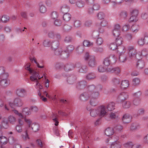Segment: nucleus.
Returning <instances> with one entry per match:
<instances>
[{"mask_svg": "<svg viewBox=\"0 0 148 148\" xmlns=\"http://www.w3.org/2000/svg\"><path fill=\"white\" fill-rule=\"evenodd\" d=\"M30 63H27L25 66V69L28 71L29 73L32 75L30 77V79L32 81L35 82H36V87L38 88L41 85L38 82V79H40L43 76H42L40 77L38 72H36L34 70L30 68Z\"/></svg>", "mask_w": 148, "mask_h": 148, "instance_id": "nucleus-1", "label": "nucleus"}, {"mask_svg": "<svg viewBox=\"0 0 148 148\" xmlns=\"http://www.w3.org/2000/svg\"><path fill=\"white\" fill-rule=\"evenodd\" d=\"M105 109L106 108L104 106H101L96 109L91 110L90 114L91 116L94 117H96L98 114L100 116H103L106 113Z\"/></svg>", "mask_w": 148, "mask_h": 148, "instance_id": "nucleus-2", "label": "nucleus"}, {"mask_svg": "<svg viewBox=\"0 0 148 148\" xmlns=\"http://www.w3.org/2000/svg\"><path fill=\"white\" fill-rule=\"evenodd\" d=\"M85 60L88 62L89 66L94 67L96 65L95 57L94 56L90 55L88 52H86L84 56Z\"/></svg>", "mask_w": 148, "mask_h": 148, "instance_id": "nucleus-3", "label": "nucleus"}, {"mask_svg": "<svg viewBox=\"0 0 148 148\" xmlns=\"http://www.w3.org/2000/svg\"><path fill=\"white\" fill-rule=\"evenodd\" d=\"M87 85V82L84 80L80 81L76 84V88L78 90H82L86 87Z\"/></svg>", "mask_w": 148, "mask_h": 148, "instance_id": "nucleus-4", "label": "nucleus"}, {"mask_svg": "<svg viewBox=\"0 0 148 148\" xmlns=\"http://www.w3.org/2000/svg\"><path fill=\"white\" fill-rule=\"evenodd\" d=\"M25 121L28 124V125L29 127L31 126L32 130L35 132H37L39 129V125L36 123H34L32 124L31 125L32 121L30 119H25Z\"/></svg>", "mask_w": 148, "mask_h": 148, "instance_id": "nucleus-5", "label": "nucleus"}, {"mask_svg": "<svg viewBox=\"0 0 148 148\" xmlns=\"http://www.w3.org/2000/svg\"><path fill=\"white\" fill-rule=\"evenodd\" d=\"M102 88V86L100 85H98L96 86L93 84L87 86V92L90 94L95 90H98L99 88V90H101Z\"/></svg>", "mask_w": 148, "mask_h": 148, "instance_id": "nucleus-6", "label": "nucleus"}, {"mask_svg": "<svg viewBox=\"0 0 148 148\" xmlns=\"http://www.w3.org/2000/svg\"><path fill=\"white\" fill-rule=\"evenodd\" d=\"M129 56L131 58H136V59H138L137 58V56L139 55V54H137L136 50L132 47H130L129 48Z\"/></svg>", "mask_w": 148, "mask_h": 148, "instance_id": "nucleus-7", "label": "nucleus"}, {"mask_svg": "<svg viewBox=\"0 0 148 148\" xmlns=\"http://www.w3.org/2000/svg\"><path fill=\"white\" fill-rule=\"evenodd\" d=\"M90 97V94L88 92H83L80 96L79 99L84 102L88 100Z\"/></svg>", "mask_w": 148, "mask_h": 148, "instance_id": "nucleus-8", "label": "nucleus"}, {"mask_svg": "<svg viewBox=\"0 0 148 148\" xmlns=\"http://www.w3.org/2000/svg\"><path fill=\"white\" fill-rule=\"evenodd\" d=\"M110 48L112 50H114L117 49L118 52L120 51L121 50H123V51H124V52L125 51V50H124L125 47L123 46L119 47L116 44L114 43L110 44Z\"/></svg>", "mask_w": 148, "mask_h": 148, "instance_id": "nucleus-9", "label": "nucleus"}, {"mask_svg": "<svg viewBox=\"0 0 148 148\" xmlns=\"http://www.w3.org/2000/svg\"><path fill=\"white\" fill-rule=\"evenodd\" d=\"M128 97V95L127 92H122L118 96L117 99L118 101L121 102L125 100Z\"/></svg>", "mask_w": 148, "mask_h": 148, "instance_id": "nucleus-10", "label": "nucleus"}, {"mask_svg": "<svg viewBox=\"0 0 148 148\" xmlns=\"http://www.w3.org/2000/svg\"><path fill=\"white\" fill-rule=\"evenodd\" d=\"M111 57L114 58V60L116 59V57L114 55H112L108 57L105 58L104 59L103 62V64L104 65L106 66H108L110 65L111 63V61L110 59Z\"/></svg>", "mask_w": 148, "mask_h": 148, "instance_id": "nucleus-11", "label": "nucleus"}, {"mask_svg": "<svg viewBox=\"0 0 148 148\" xmlns=\"http://www.w3.org/2000/svg\"><path fill=\"white\" fill-rule=\"evenodd\" d=\"M76 76L74 75H69L67 78V82L70 84H72L74 83L77 79Z\"/></svg>", "mask_w": 148, "mask_h": 148, "instance_id": "nucleus-12", "label": "nucleus"}, {"mask_svg": "<svg viewBox=\"0 0 148 148\" xmlns=\"http://www.w3.org/2000/svg\"><path fill=\"white\" fill-rule=\"evenodd\" d=\"M120 27L119 25H116L114 26V29L112 32L114 36L118 37L119 36Z\"/></svg>", "mask_w": 148, "mask_h": 148, "instance_id": "nucleus-13", "label": "nucleus"}, {"mask_svg": "<svg viewBox=\"0 0 148 148\" xmlns=\"http://www.w3.org/2000/svg\"><path fill=\"white\" fill-rule=\"evenodd\" d=\"M1 125L2 127V129L3 128L5 129H7L9 127V125L7 119L6 118H3L1 123Z\"/></svg>", "mask_w": 148, "mask_h": 148, "instance_id": "nucleus-14", "label": "nucleus"}, {"mask_svg": "<svg viewBox=\"0 0 148 148\" xmlns=\"http://www.w3.org/2000/svg\"><path fill=\"white\" fill-rule=\"evenodd\" d=\"M120 69L119 67H115L112 68L110 67L107 68V71L114 73L116 74H119L120 72Z\"/></svg>", "mask_w": 148, "mask_h": 148, "instance_id": "nucleus-15", "label": "nucleus"}, {"mask_svg": "<svg viewBox=\"0 0 148 148\" xmlns=\"http://www.w3.org/2000/svg\"><path fill=\"white\" fill-rule=\"evenodd\" d=\"M73 66V63L66 64L64 66V70L66 72L72 71L74 69Z\"/></svg>", "mask_w": 148, "mask_h": 148, "instance_id": "nucleus-16", "label": "nucleus"}, {"mask_svg": "<svg viewBox=\"0 0 148 148\" xmlns=\"http://www.w3.org/2000/svg\"><path fill=\"white\" fill-rule=\"evenodd\" d=\"M59 45V42L58 40H55L51 41V47L53 49L55 50L57 49Z\"/></svg>", "mask_w": 148, "mask_h": 148, "instance_id": "nucleus-17", "label": "nucleus"}, {"mask_svg": "<svg viewBox=\"0 0 148 148\" xmlns=\"http://www.w3.org/2000/svg\"><path fill=\"white\" fill-rule=\"evenodd\" d=\"M122 50H121V51L119 52L120 54L119 56V60L121 62H124L126 60V55L121 51Z\"/></svg>", "mask_w": 148, "mask_h": 148, "instance_id": "nucleus-18", "label": "nucleus"}, {"mask_svg": "<svg viewBox=\"0 0 148 148\" xmlns=\"http://www.w3.org/2000/svg\"><path fill=\"white\" fill-rule=\"evenodd\" d=\"M130 116L128 114H125L122 118V121L125 123H128L130 122Z\"/></svg>", "mask_w": 148, "mask_h": 148, "instance_id": "nucleus-19", "label": "nucleus"}, {"mask_svg": "<svg viewBox=\"0 0 148 148\" xmlns=\"http://www.w3.org/2000/svg\"><path fill=\"white\" fill-rule=\"evenodd\" d=\"M10 84L8 79H1L0 81V85L3 87L8 86Z\"/></svg>", "mask_w": 148, "mask_h": 148, "instance_id": "nucleus-20", "label": "nucleus"}, {"mask_svg": "<svg viewBox=\"0 0 148 148\" xmlns=\"http://www.w3.org/2000/svg\"><path fill=\"white\" fill-rule=\"evenodd\" d=\"M114 132V129L110 127L107 128L105 131V134L108 136L112 135Z\"/></svg>", "mask_w": 148, "mask_h": 148, "instance_id": "nucleus-21", "label": "nucleus"}, {"mask_svg": "<svg viewBox=\"0 0 148 148\" xmlns=\"http://www.w3.org/2000/svg\"><path fill=\"white\" fill-rule=\"evenodd\" d=\"M145 66L144 61L142 60H140L137 62L136 64V67L138 69H143Z\"/></svg>", "mask_w": 148, "mask_h": 148, "instance_id": "nucleus-22", "label": "nucleus"}, {"mask_svg": "<svg viewBox=\"0 0 148 148\" xmlns=\"http://www.w3.org/2000/svg\"><path fill=\"white\" fill-rule=\"evenodd\" d=\"M26 93V91L24 89L21 88L18 89L16 91L17 95L21 97H24Z\"/></svg>", "mask_w": 148, "mask_h": 148, "instance_id": "nucleus-23", "label": "nucleus"}, {"mask_svg": "<svg viewBox=\"0 0 148 148\" xmlns=\"http://www.w3.org/2000/svg\"><path fill=\"white\" fill-rule=\"evenodd\" d=\"M14 103L15 106L20 107L23 105V102L20 99L17 98L14 99Z\"/></svg>", "mask_w": 148, "mask_h": 148, "instance_id": "nucleus-24", "label": "nucleus"}, {"mask_svg": "<svg viewBox=\"0 0 148 148\" xmlns=\"http://www.w3.org/2000/svg\"><path fill=\"white\" fill-rule=\"evenodd\" d=\"M100 96L98 91H94L90 94V97L93 99H97Z\"/></svg>", "mask_w": 148, "mask_h": 148, "instance_id": "nucleus-25", "label": "nucleus"}, {"mask_svg": "<svg viewBox=\"0 0 148 148\" xmlns=\"http://www.w3.org/2000/svg\"><path fill=\"white\" fill-rule=\"evenodd\" d=\"M39 10L41 13H44L47 11V8L42 3H39Z\"/></svg>", "mask_w": 148, "mask_h": 148, "instance_id": "nucleus-26", "label": "nucleus"}, {"mask_svg": "<svg viewBox=\"0 0 148 148\" xmlns=\"http://www.w3.org/2000/svg\"><path fill=\"white\" fill-rule=\"evenodd\" d=\"M96 77L95 73H88L86 76V79L88 80H91L94 79Z\"/></svg>", "mask_w": 148, "mask_h": 148, "instance_id": "nucleus-27", "label": "nucleus"}, {"mask_svg": "<svg viewBox=\"0 0 148 148\" xmlns=\"http://www.w3.org/2000/svg\"><path fill=\"white\" fill-rule=\"evenodd\" d=\"M51 41L49 39H45L43 42V45L45 47H51Z\"/></svg>", "mask_w": 148, "mask_h": 148, "instance_id": "nucleus-28", "label": "nucleus"}, {"mask_svg": "<svg viewBox=\"0 0 148 148\" xmlns=\"http://www.w3.org/2000/svg\"><path fill=\"white\" fill-rule=\"evenodd\" d=\"M121 145L120 143L118 141H115L113 142L111 145V148H120Z\"/></svg>", "mask_w": 148, "mask_h": 148, "instance_id": "nucleus-29", "label": "nucleus"}, {"mask_svg": "<svg viewBox=\"0 0 148 148\" xmlns=\"http://www.w3.org/2000/svg\"><path fill=\"white\" fill-rule=\"evenodd\" d=\"M122 106L124 108H128L131 106V102L129 101H124L122 103Z\"/></svg>", "mask_w": 148, "mask_h": 148, "instance_id": "nucleus-30", "label": "nucleus"}, {"mask_svg": "<svg viewBox=\"0 0 148 148\" xmlns=\"http://www.w3.org/2000/svg\"><path fill=\"white\" fill-rule=\"evenodd\" d=\"M18 140L15 138L14 137L12 136H9L8 139V142L11 145H13L15 143L17 142Z\"/></svg>", "mask_w": 148, "mask_h": 148, "instance_id": "nucleus-31", "label": "nucleus"}, {"mask_svg": "<svg viewBox=\"0 0 148 148\" xmlns=\"http://www.w3.org/2000/svg\"><path fill=\"white\" fill-rule=\"evenodd\" d=\"M115 41L116 44L118 46H121L120 45L123 42V39L121 37L119 36L116 38Z\"/></svg>", "mask_w": 148, "mask_h": 148, "instance_id": "nucleus-32", "label": "nucleus"}, {"mask_svg": "<svg viewBox=\"0 0 148 148\" xmlns=\"http://www.w3.org/2000/svg\"><path fill=\"white\" fill-rule=\"evenodd\" d=\"M115 103L113 102H112L109 103L106 107V108L108 110L112 111L115 109Z\"/></svg>", "mask_w": 148, "mask_h": 148, "instance_id": "nucleus-33", "label": "nucleus"}, {"mask_svg": "<svg viewBox=\"0 0 148 148\" xmlns=\"http://www.w3.org/2000/svg\"><path fill=\"white\" fill-rule=\"evenodd\" d=\"M8 142V139L7 138L4 136L0 137V144L3 145L6 144Z\"/></svg>", "mask_w": 148, "mask_h": 148, "instance_id": "nucleus-34", "label": "nucleus"}, {"mask_svg": "<svg viewBox=\"0 0 148 148\" xmlns=\"http://www.w3.org/2000/svg\"><path fill=\"white\" fill-rule=\"evenodd\" d=\"M129 85L128 80H125L122 81L121 84V87L122 88L125 89Z\"/></svg>", "mask_w": 148, "mask_h": 148, "instance_id": "nucleus-35", "label": "nucleus"}, {"mask_svg": "<svg viewBox=\"0 0 148 148\" xmlns=\"http://www.w3.org/2000/svg\"><path fill=\"white\" fill-rule=\"evenodd\" d=\"M88 68L86 66L82 65L80 68L78 70V71L80 73H84L86 72Z\"/></svg>", "mask_w": 148, "mask_h": 148, "instance_id": "nucleus-36", "label": "nucleus"}, {"mask_svg": "<svg viewBox=\"0 0 148 148\" xmlns=\"http://www.w3.org/2000/svg\"><path fill=\"white\" fill-rule=\"evenodd\" d=\"M55 51L54 52L55 54L57 56H60L63 55L64 56L65 54V52H63L61 49H57L54 50Z\"/></svg>", "mask_w": 148, "mask_h": 148, "instance_id": "nucleus-37", "label": "nucleus"}, {"mask_svg": "<svg viewBox=\"0 0 148 148\" xmlns=\"http://www.w3.org/2000/svg\"><path fill=\"white\" fill-rule=\"evenodd\" d=\"M72 28V27L68 24L65 25L63 27V29L64 32H68L70 31Z\"/></svg>", "mask_w": 148, "mask_h": 148, "instance_id": "nucleus-38", "label": "nucleus"}, {"mask_svg": "<svg viewBox=\"0 0 148 148\" xmlns=\"http://www.w3.org/2000/svg\"><path fill=\"white\" fill-rule=\"evenodd\" d=\"M71 17V15L68 13H65L63 16V19L66 21L70 20Z\"/></svg>", "mask_w": 148, "mask_h": 148, "instance_id": "nucleus-39", "label": "nucleus"}, {"mask_svg": "<svg viewBox=\"0 0 148 148\" xmlns=\"http://www.w3.org/2000/svg\"><path fill=\"white\" fill-rule=\"evenodd\" d=\"M69 9V7L65 5H64L61 8V11L63 13H67L68 12Z\"/></svg>", "mask_w": 148, "mask_h": 148, "instance_id": "nucleus-40", "label": "nucleus"}, {"mask_svg": "<svg viewBox=\"0 0 148 148\" xmlns=\"http://www.w3.org/2000/svg\"><path fill=\"white\" fill-rule=\"evenodd\" d=\"M23 113L25 115H28L31 114L30 109L27 108H25L23 109L22 111Z\"/></svg>", "mask_w": 148, "mask_h": 148, "instance_id": "nucleus-41", "label": "nucleus"}, {"mask_svg": "<svg viewBox=\"0 0 148 148\" xmlns=\"http://www.w3.org/2000/svg\"><path fill=\"white\" fill-rule=\"evenodd\" d=\"M74 49V47L73 45H69L66 48V50L64 51L65 54L66 52H67L68 53L71 52Z\"/></svg>", "mask_w": 148, "mask_h": 148, "instance_id": "nucleus-42", "label": "nucleus"}, {"mask_svg": "<svg viewBox=\"0 0 148 148\" xmlns=\"http://www.w3.org/2000/svg\"><path fill=\"white\" fill-rule=\"evenodd\" d=\"M10 19V18L8 16L4 15L2 16L1 21L3 23H6L9 21Z\"/></svg>", "mask_w": 148, "mask_h": 148, "instance_id": "nucleus-43", "label": "nucleus"}, {"mask_svg": "<svg viewBox=\"0 0 148 148\" xmlns=\"http://www.w3.org/2000/svg\"><path fill=\"white\" fill-rule=\"evenodd\" d=\"M73 25L74 27H78L81 26V23L79 20H75L73 21Z\"/></svg>", "mask_w": 148, "mask_h": 148, "instance_id": "nucleus-44", "label": "nucleus"}, {"mask_svg": "<svg viewBox=\"0 0 148 148\" xmlns=\"http://www.w3.org/2000/svg\"><path fill=\"white\" fill-rule=\"evenodd\" d=\"M123 129V126L120 125H116L114 128V130L115 131V132H121Z\"/></svg>", "mask_w": 148, "mask_h": 148, "instance_id": "nucleus-45", "label": "nucleus"}, {"mask_svg": "<svg viewBox=\"0 0 148 148\" xmlns=\"http://www.w3.org/2000/svg\"><path fill=\"white\" fill-rule=\"evenodd\" d=\"M140 127V125H139L136 123H132L130 127V129L131 130H136Z\"/></svg>", "mask_w": 148, "mask_h": 148, "instance_id": "nucleus-46", "label": "nucleus"}, {"mask_svg": "<svg viewBox=\"0 0 148 148\" xmlns=\"http://www.w3.org/2000/svg\"><path fill=\"white\" fill-rule=\"evenodd\" d=\"M83 45L85 47H90L93 45L92 42H90L88 40H84L83 43Z\"/></svg>", "mask_w": 148, "mask_h": 148, "instance_id": "nucleus-47", "label": "nucleus"}, {"mask_svg": "<svg viewBox=\"0 0 148 148\" xmlns=\"http://www.w3.org/2000/svg\"><path fill=\"white\" fill-rule=\"evenodd\" d=\"M93 50L98 53H101L103 51V49L101 47H94L93 48Z\"/></svg>", "mask_w": 148, "mask_h": 148, "instance_id": "nucleus-48", "label": "nucleus"}, {"mask_svg": "<svg viewBox=\"0 0 148 148\" xmlns=\"http://www.w3.org/2000/svg\"><path fill=\"white\" fill-rule=\"evenodd\" d=\"M112 81L113 84L116 86H117L120 83L119 79L116 77L113 78Z\"/></svg>", "mask_w": 148, "mask_h": 148, "instance_id": "nucleus-49", "label": "nucleus"}, {"mask_svg": "<svg viewBox=\"0 0 148 148\" xmlns=\"http://www.w3.org/2000/svg\"><path fill=\"white\" fill-rule=\"evenodd\" d=\"M63 66V64L60 62H57L55 66V68L57 70L61 69Z\"/></svg>", "mask_w": 148, "mask_h": 148, "instance_id": "nucleus-50", "label": "nucleus"}, {"mask_svg": "<svg viewBox=\"0 0 148 148\" xmlns=\"http://www.w3.org/2000/svg\"><path fill=\"white\" fill-rule=\"evenodd\" d=\"M76 5L79 8H82L85 5L84 2L82 1H79L76 2Z\"/></svg>", "mask_w": 148, "mask_h": 148, "instance_id": "nucleus-51", "label": "nucleus"}, {"mask_svg": "<svg viewBox=\"0 0 148 148\" xmlns=\"http://www.w3.org/2000/svg\"><path fill=\"white\" fill-rule=\"evenodd\" d=\"M8 120L10 123L13 124L16 122V119L12 116H10L8 117Z\"/></svg>", "mask_w": 148, "mask_h": 148, "instance_id": "nucleus-52", "label": "nucleus"}, {"mask_svg": "<svg viewBox=\"0 0 148 148\" xmlns=\"http://www.w3.org/2000/svg\"><path fill=\"white\" fill-rule=\"evenodd\" d=\"M98 70L99 72L102 73L106 71H107V69H106L103 66L101 65L98 67Z\"/></svg>", "mask_w": 148, "mask_h": 148, "instance_id": "nucleus-53", "label": "nucleus"}, {"mask_svg": "<svg viewBox=\"0 0 148 148\" xmlns=\"http://www.w3.org/2000/svg\"><path fill=\"white\" fill-rule=\"evenodd\" d=\"M36 143L38 146L41 148H45V144L42 143L41 140L37 139L36 140Z\"/></svg>", "mask_w": 148, "mask_h": 148, "instance_id": "nucleus-54", "label": "nucleus"}, {"mask_svg": "<svg viewBox=\"0 0 148 148\" xmlns=\"http://www.w3.org/2000/svg\"><path fill=\"white\" fill-rule=\"evenodd\" d=\"M8 74L5 72L3 73L0 75V79H8Z\"/></svg>", "mask_w": 148, "mask_h": 148, "instance_id": "nucleus-55", "label": "nucleus"}, {"mask_svg": "<svg viewBox=\"0 0 148 148\" xmlns=\"http://www.w3.org/2000/svg\"><path fill=\"white\" fill-rule=\"evenodd\" d=\"M127 13L125 11L122 12L120 14V16L121 18L125 19L127 16Z\"/></svg>", "mask_w": 148, "mask_h": 148, "instance_id": "nucleus-56", "label": "nucleus"}, {"mask_svg": "<svg viewBox=\"0 0 148 148\" xmlns=\"http://www.w3.org/2000/svg\"><path fill=\"white\" fill-rule=\"evenodd\" d=\"M133 103L134 105L136 106H138L140 103V99L139 98H135L134 99Z\"/></svg>", "mask_w": 148, "mask_h": 148, "instance_id": "nucleus-57", "label": "nucleus"}, {"mask_svg": "<svg viewBox=\"0 0 148 148\" xmlns=\"http://www.w3.org/2000/svg\"><path fill=\"white\" fill-rule=\"evenodd\" d=\"M98 18L100 20L104 18L105 17L104 14L102 12H99L97 15Z\"/></svg>", "mask_w": 148, "mask_h": 148, "instance_id": "nucleus-58", "label": "nucleus"}, {"mask_svg": "<svg viewBox=\"0 0 148 148\" xmlns=\"http://www.w3.org/2000/svg\"><path fill=\"white\" fill-rule=\"evenodd\" d=\"M140 82V80L137 78H135L133 80L132 84L133 85L136 86L139 84Z\"/></svg>", "mask_w": 148, "mask_h": 148, "instance_id": "nucleus-59", "label": "nucleus"}, {"mask_svg": "<svg viewBox=\"0 0 148 148\" xmlns=\"http://www.w3.org/2000/svg\"><path fill=\"white\" fill-rule=\"evenodd\" d=\"M118 117L117 114L116 112H111L110 114V118L112 119H115Z\"/></svg>", "mask_w": 148, "mask_h": 148, "instance_id": "nucleus-60", "label": "nucleus"}, {"mask_svg": "<svg viewBox=\"0 0 148 148\" xmlns=\"http://www.w3.org/2000/svg\"><path fill=\"white\" fill-rule=\"evenodd\" d=\"M73 69L75 68H77L78 69L80 68L82 66V64L81 63L79 62H77L75 64H73Z\"/></svg>", "mask_w": 148, "mask_h": 148, "instance_id": "nucleus-61", "label": "nucleus"}, {"mask_svg": "<svg viewBox=\"0 0 148 148\" xmlns=\"http://www.w3.org/2000/svg\"><path fill=\"white\" fill-rule=\"evenodd\" d=\"M92 24V21L90 20H87L84 23V25L87 27H90Z\"/></svg>", "mask_w": 148, "mask_h": 148, "instance_id": "nucleus-62", "label": "nucleus"}, {"mask_svg": "<svg viewBox=\"0 0 148 148\" xmlns=\"http://www.w3.org/2000/svg\"><path fill=\"white\" fill-rule=\"evenodd\" d=\"M138 14V10H134L131 12V15L134 16L136 17H137Z\"/></svg>", "mask_w": 148, "mask_h": 148, "instance_id": "nucleus-63", "label": "nucleus"}, {"mask_svg": "<svg viewBox=\"0 0 148 148\" xmlns=\"http://www.w3.org/2000/svg\"><path fill=\"white\" fill-rule=\"evenodd\" d=\"M96 99L92 98L90 101V105L94 106H96L97 105Z\"/></svg>", "mask_w": 148, "mask_h": 148, "instance_id": "nucleus-64", "label": "nucleus"}]
</instances>
